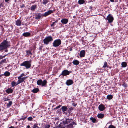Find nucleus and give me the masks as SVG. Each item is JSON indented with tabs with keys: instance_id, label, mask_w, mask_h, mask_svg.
<instances>
[{
	"instance_id": "obj_63",
	"label": "nucleus",
	"mask_w": 128,
	"mask_h": 128,
	"mask_svg": "<svg viewBox=\"0 0 128 128\" xmlns=\"http://www.w3.org/2000/svg\"><path fill=\"white\" fill-rule=\"evenodd\" d=\"M57 112H60V110L59 109L58 110H57Z\"/></svg>"
},
{
	"instance_id": "obj_55",
	"label": "nucleus",
	"mask_w": 128,
	"mask_h": 128,
	"mask_svg": "<svg viewBox=\"0 0 128 128\" xmlns=\"http://www.w3.org/2000/svg\"><path fill=\"white\" fill-rule=\"evenodd\" d=\"M5 50H4V52H7L8 51V49H5Z\"/></svg>"
},
{
	"instance_id": "obj_12",
	"label": "nucleus",
	"mask_w": 128,
	"mask_h": 128,
	"mask_svg": "<svg viewBox=\"0 0 128 128\" xmlns=\"http://www.w3.org/2000/svg\"><path fill=\"white\" fill-rule=\"evenodd\" d=\"M73 83V80L71 79L67 80L66 82V84L68 86L72 84Z\"/></svg>"
},
{
	"instance_id": "obj_2",
	"label": "nucleus",
	"mask_w": 128,
	"mask_h": 128,
	"mask_svg": "<svg viewBox=\"0 0 128 128\" xmlns=\"http://www.w3.org/2000/svg\"><path fill=\"white\" fill-rule=\"evenodd\" d=\"M7 39L4 40L0 44V51L10 46V42L7 41Z\"/></svg>"
},
{
	"instance_id": "obj_22",
	"label": "nucleus",
	"mask_w": 128,
	"mask_h": 128,
	"mask_svg": "<svg viewBox=\"0 0 128 128\" xmlns=\"http://www.w3.org/2000/svg\"><path fill=\"white\" fill-rule=\"evenodd\" d=\"M18 84L24 82H25V81H24L22 78L18 77Z\"/></svg>"
},
{
	"instance_id": "obj_21",
	"label": "nucleus",
	"mask_w": 128,
	"mask_h": 128,
	"mask_svg": "<svg viewBox=\"0 0 128 128\" xmlns=\"http://www.w3.org/2000/svg\"><path fill=\"white\" fill-rule=\"evenodd\" d=\"M61 109L62 110L63 112H64L68 110V108L67 106H62Z\"/></svg>"
},
{
	"instance_id": "obj_61",
	"label": "nucleus",
	"mask_w": 128,
	"mask_h": 128,
	"mask_svg": "<svg viewBox=\"0 0 128 128\" xmlns=\"http://www.w3.org/2000/svg\"><path fill=\"white\" fill-rule=\"evenodd\" d=\"M9 128H14V127L12 126H11L10 127H9Z\"/></svg>"
},
{
	"instance_id": "obj_26",
	"label": "nucleus",
	"mask_w": 128,
	"mask_h": 128,
	"mask_svg": "<svg viewBox=\"0 0 128 128\" xmlns=\"http://www.w3.org/2000/svg\"><path fill=\"white\" fill-rule=\"evenodd\" d=\"M72 63L74 65H77L79 64V62L78 60H73Z\"/></svg>"
},
{
	"instance_id": "obj_28",
	"label": "nucleus",
	"mask_w": 128,
	"mask_h": 128,
	"mask_svg": "<svg viewBox=\"0 0 128 128\" xmlns=\"http://www.w3.org/2000/svg\"><path fill=\"white\" fill-rule=\"evenodd\" d=\"M4 75L5 76H8L10 75V73L7 71L5 72L4 74Z\"/></svg>"
},
{
	"instance_id": "obj_42",
	"label": "nucleus",
	"mask_w": 128,
	"mask_h": 128,
	"mask_svg": "<svg viewBox=\"0 0 128 128\" xmlns=\"http://www.w3.org/2000/svg\"><path fill=\"white\" fill-rule=\"evenodd\" d=\"M108 128H116L114 126L111 124L110 125Z\"/></svg>"
},
{
	"instance_id": "obj_50",
	"label": "nucleus",
	"mask_w": 128,
	"mask_h": 128,
	"mask_svg": "<svg viewBox=\"0 0 128 128\" xmlns=\"http://www.w3.org/2000/svg\"><path fill=\"white\" fill-rule=\"evenodd\" d=\"M27 77H25L23 78H22L23 80L24 81V80L27 78Z\"/></svg>"
},
{
	"instance_id": "obj_1",
	"label": "nucleus",
	"mask_w": 128,
	"mask_h": 128,
	"mask_svg": "<svg viewBox=\"0 0 128 128\" xmlns=\"http://www.w3.org/2000/svg\"><path fill=\"white\" fill-rule=\"evenodd\" d=\"M73 120L72 118H66L64 120L60 123L57 126V128H64L66 124L68 125L70 124L71 123V122H73ZM53 128H57L54 127Z\"/></svg>"
},
{
	"instance_id": "obj_40",
	"label": "nucleus",
	"mask_w": 128,
	"mask_h": 128,
	"mask_svg": "<svg viewBox=\"0 0 128 128\" xmlns=\"http://www.w3.org/2000/svg\"><path fill=\"white\" fill-rule=\"evenodd\" d=\"M68 108L69 109V110H68V112H71V111L72 110H73V108L72 107H70V108Z\"/></svg>"
},
{
	"instance_id": "obj_31",
	"label": "nucleus",
	"mask_w": 128,
	"mask_h": 128,
	"mask_svg": "<svg viewBox=\"0 0 128 128\" xmlns=\"http://www.w3.org/2000/svg\"><path fill=\"white\" fill-rule=\"evenodd\" d=\"M108 63L106 62H104V65L102 67L103 68H108Z\"/></svg>"
},
{
	"instance_id": "obj_14",
	"label": "nucleus",
	"mask_w": 128,
	"mask_h": 128,
	"mask_svg": "<svg viewBox=\"0 0 128 128\" xmlns=\"http://www.w3.org/2000/svg\"><path fill=\"white\" fill-rule=\"evenodd\" d=\"M85 54V52L84 50H81L80 53V56L81 57H84Z\"/></svg>"
},
{
	"instance_id": "obj_8",
	"label": "nucleus",
	"mask_w": 128,
	"mask_h": 128,
	"mask_svg": "<svg viewBox=\"0 0 128 128\" xmlns=\"http://www.w3.org/2000/svg\"><path fill=\"white\" fill-rule=\"evenodd\" d=\"M76 125V123L74 122H71L70 124L68 125H66V128H74L73 125Z\"/></svg>"
},
{
	"instance_id": "obj_29",
	"label": "nucleus",
	"mask_w": 128,
	"mask_h": 128,
	"mask_svg": "<svg viewBox=\"0 0 128 128\" xmlns=\"http://www.w3.org/2000/svg\"><path fill=\"white\" fill-rule=\"evenodd\" d=\"M42 82V80L41 79H40L37 81V84L39 86L41 85Z\"/></svg>"
},
{
	"instance_id": "obj_62",
	"label": "nucleus",
	"mask_w": 128,
	"mask_h": 128,
	"mask_svg": "<svg viewBox=\"0 0 128 128\" xmlns=\"http://www.w3.org/2000/svg\"><path fill=\"white\" fill-rule=\"evenodd\" d=\"M72 48H70V51H72Z\"/></svg>"
},
{
	"instance_id": "obj_39",
	"label": "nucleus",
	"mask_w": 128,
	"mask_h": 128,
	"mask_svg": "<svg viewBox=\"0 0 128 128\" xmlns=\"http://www.w3.org/2000/svg\"><path fill=\"white\" fill-rule=\"evenodd\" d=\"M44 126L45 128H50V126L49 124H46Z\"/></svg>"
},
{
	"instance_id": "obj_57",
	"label": "nucleus",
	"mask_w": 128,
	"mask_h": 128,
	"mask_svg": "<svg viewBox=\"0 0 128 128\" xmlns=\"http://www.w3.org/2000/svg\"><path fill=\"white\" fill-rule=\"evenodd\" d=\"M13 54V52H10L8 53V54H7V55L8 54Z\"/></svg>"
},
{
	"instance_id": "obj_7",
	"label": "nucleus",
	"mask_w": 128,
	"mask_h": 128,
	"mask_svg": "<svg viewBox=\"0 0 128 128\" xmlns=\"http://www.w3.org/2000/svg\"><path fill=\"white\" fill-rule=\"evenodd\" d=\"M106 20L108 21V22L109 23H111L114 20V18L111 14H109L107 16L106 18H105Z\"/></svg>"
},
{
	"instance_id": "obj_27",
	"label": "nucleus",
	"mask_w": 128,
	"mask_h": 128,
	"mask_svg": "<svg viewBox=\"0 0 128 128\" xmlns=\"http://www.w3.org/2000/svg\"><path fill=\"white\" fill-rule=\"evenodd\" d=\"M90 120H91L93 123H95L97 122V121L94 118L91 117L90 118Z\"/></svg>"
},
{
	"instance_id": "obj_44",
	"label": "nucleus",
	"mask_w": 128,
	"mask_h": 128,
	"mask_svg": "<svg viewBox=\"0 0 128 128\" xmlns=\"http://www.w3.org/2000/svg\"><path fill=\"white\" fill-rule=\"evenodd\" d=\"M25 76V74L24 73L22 74L20 76H18V77L22 78V77L23 76Z\"/></svg>"
},
{
	"instance_id": "obj_3",
	"label": "nucleus",
	"mask_w": 128,
	"mask_h": 128,
	"mask_svg": "<svg viewBox=\"0 0 128 128\" xmlns=\"http://www.w3.org/2000/svg\"><path fill=\"white\" fill-rule=\"evenodd\" d=\"M32 61L31 60H27L23 62L20 64V66H24L26 69H28L30 68L31 66Z\"/></svg>"
},
{
	"instance_id": "obj_47",
	"label": "nucleus",
	"mask_w": 128,
	"mask_h": 128,
	"mask_svg": "<svg viewBox=\"0 0 128 128\" xmlns=\"http://www.w3.org/2000/svg\"><path fill=\"white\" fill-rule=\"evenodd\" d=\"M36 5H32L30 8H36Z\"/></svg>"
},
{
	"instance_id": "obj_49",
	"label": "nucleus",
	"mask_w": 128,
	"mask_h": 128,
	"mask_svg": "<svg viewBox=\"0 0 128 128\" xmlns=\"http://www.w3.org/2000/svg\"><path fill=\"white\" fill-rule=\"evenodd\" d=\"M26 118H27L26 116L24 117L23 118H21V120H25Z\"/></svg>"
},
{
	"instance_id": "obj_13",
	"label": "nucleus",
	"mask_w": 128,
	"mask_h": 128,
	"mask_svg": "<svg viewBox=\"0 0 128 128\" xmlns=\"http://www.w3.org/2000/svg\"><path fill=\"white\" fill-rule=\"evenodd\" d=\"M68 19L64 18L62 19L61 20V22L63 24H67L68 22Z\"/></svg>"
},
{
	"instance_id": "obj_46",
	"label": "nucleus",
	"mask_w": 128,
	"mask_h": 128,
	"mask_svg": "<svg viewBox=\"0 0 128 128\" xmlns=\"http://www.w3.org/2000/svg\"><path fill=\"white\" fill-rule=\"evenodd\" d=\"M43 47V46L42 45L41 46H40L39 48V50H41L42 49V47Z\"/></svg>"
},
{
	"instance_id": "obj_58",
	"label": "nucleus",
	"mask_w": 128,
	"mask_h": 128,
	"mask_svg": "<svg viewBox=\"0 0 128 128\" xmlns=\"http://www.w3.org/2000/svg\"><path fill=\"white\" fill-rule=\"evenodd\" d=\"M26 128H30V126L29 125L27 126Z\"/></svg>"
},
{
	"instance_id": "obj_6",
	"label": "nucleus",
	"mask_w": 128,
	"mask_h": 128,
	"mask_svg": "<svg viewBox=\"0 0 128 128\" xmlns=\"http://www.w3.org/2000/svg\"><path fill=\"white\" fill-rule=\"evenodd\" d=\"M71 72V71H69L67 70H64L62 71L61 74L59 76H60L61 75L66 76H67L69 75Z\"/></svg>"
},
{
	"instance_id": "obj_48",
	"label": "nucleus",
	"mask_w": 128,
	"mask_h": 128,
	"mask_svg": "<svg viewBox=\"0 0 128 128\" xmlns=\"http://www.w3.org/2000/svg\"><path fill=\"white\" fill-rule=\"evenodd\" d=\"M72 105L74 106L75 107L77 105V104L76 103H75L74 102H73L72 104Z\"/></svg>"
},
{
	"instance_id": "obj_18",
	"label": "nucleus",
	"mask_w": 128,
	"mask_h": 128,
	"mask_svg": "<svg viewBox=\"0 0 128 128\" xmlns=\"http://www.w3.org/2000/svg\"><path fill=\"white\" fill-rule=\"evenodd\" d=\"M47 82L46 80H44L43 81H42V82L41 86H42L46 87L47 86Z\"/></svg>"
},
{
	"instance_id": "obj_15",
	"label": "nucleus",
	"mask_w": 128,
	"mask_h": 128,
	"mask_svg": "<svg viewBox=\"0 0 128 128\" xmlns=\"http://www.w3.org/2000/svg\"><path fill=\"white\" fill-rule=\"evenodd\" d=\"M6 92L8 94L12 93L13 92L12 89L10 88H8L6 90Z\"/></svg>"
},
{
	"instance_id": "obj_38",
	"label": "nucleus",
	"mask_w": 128,
	"mask_h": 128,
	"mask_svg": "<svg viewBox=\"0 0 128 128\" xmlns=\"http://www.w3.org/2000/svg\"><path fill=\"white\" fill-rule=\"evenodd\" d=\"M33 118L32 116H30L29 117H28L27 118V119L29 121H31L33 120Z\"/></svg>"
},
{
	"instance_id": "obj_59",
	"label": "nucleus",
	"mask_w": 128,
	"mask_h": 128,
	"mask_svg": "<svg viewBox=\"0 0 128 128\" xmlns=\"http://www.w3.org/2000/svg\"><path fill=\"white\" fill-rule=\"evenodd\" d=\"M10 0H5V2H8Z\"/></svg>"
},
{
	"instance_id": "obj_33",
	"label": "nucleus",
	"mask_w": 128,
	"mask_h": 128,
	"mask_svg": "<svg viewBox=\"0 0 128 128\" xmlns=\"http://www.w3.org/2000/svg\"><path fill=\"white\" fill-rule=\"evenodd\" d=\"M85 2L84 0H79L78 1V3L80 4H82Z\"/></svg>"
},
{
	"instance_id": "obj_43",
	"label": "nucleus",
	"mask_w": 128,
	"mask_h": 128,
	"mask_svg": "<svg viewBox=\"0 0 128 128\" xmlns=\"http://www.w3.org/2000/svg\"><path fill=\"white\" fill-rule=\"evenodd\" d=\"M7 55V54L5 55L4 56H2V55H0V60L3 58H4Z\"/></svg>"
},
{
	"instance_id": "obj_5",
	"label": "nucleus",
	"mask_w": 128,
	"mask_h": 128,
	"mask_svg": "<svg viewBox=\"0 0 128 128\" xmlns=\"http://www.w3.org/2000/svg\"><path fill=\"white\" fill-rule=\"evenodd\" d=\"M62 42L60 39H57L55 40L52 43L54 47H58L61 44Z\"/></svg>"
},
{
	"instance_id": "obj_23",
	"label": "nucleus",
	"mask_w": 128,
	"mask_h": 128,
	"mask_svg": "<svg viewBox=\"0 0 128 128\" xmlns=\"http://www.w3.org/2000/svg\"><path fill=\"white\" fill-rule=\"evenodd\" d=\"M121 65L122 68H125L127 66V64L125 62H122Z\"/></svg>"
},
{
	"instance_id": "obj_36",
	"label": "nucleus",
	"mask_w": 128,
	"mask_h": 128,
	"mask_svg": "<svg viewBox=\"0 0 128 128\" xmlns=\"http://www.w3.org/2000/svg\"><path fill=\"white\" fill-rule=\"evenodd\" d=\"M37 124H34L33 126V128H40L38 126Z\"/></svg>"
},
{
	"instance_id": "obj_41",
	"label": "nucleus",
	"mask_w": 128,
	"mask_h": 128,
	"mask_svg": "<svg viewBox=\"0 0 128 128\" xmlns=\"http://www.w3.org/2000/svg\"><path fill=\"white\" fill-rule=\"evenodd\" d=\"M6 59L4 58V59L2 60L1 61V62L2 63H6Z\"/></svg>"
},
{
	"instance_id": "obj_37",
	"label": "nucleus",
	"mask_w": 128,
	"mask_h": 128,
	"mask_svg": "<svg viewBox=\"0 0 128 128\" xmlns=\"http://www.w3.org/2000/svg\"><path fill=\"white\" fill-rule=\"evenodd\" d=\"M123 84H122V86L124 88H126L128 86V84L124 82H123Z\"/></svg>"
},
{
	"instance_id": "obj_53",
	"label": "nucleus",
	"mask_w": 128,
	"mask_h": 128,
	"mask_svg": "<svg viewBox=\"0 0 128 128\" xmlns=\"http://www.w3.org/2000/svg\"><path fill=\"white\" fill-rule=\"evenodd\" d=\"M24 4H22V6H20V7L22 8H24Z\"/></svg>"
},
{
	"instance_id": "obj_20",
	"label": "nucleus",
	"mask_w": 128,
	"mask_h": 128,
	"mask_svg": "<svg viewBox=\"0 0 128 128\" xmlns=\"http://www.w3.org/2000/svg\"><path fill=\"white\" fill-rule=\"evenodd\" d=\"M18 84V81L17 82H16L14 81H13L11 83V84L12 87H14V86H16Z\"/></svg>"
},
{
	"instance_id": "obj_25",
	"label": "nucleus",
	"mask_w": 128,
	"mask_h": 128,
	"mask_svg": "<svg viewBox=\"0 0 128 128\" xmlns=\"http://www.w3.org/2000/svg\"><path fill=\"white\" fill-rule=\"evenodd\" d=\"M39 90L38 88H35L33 89L32 90V92L34 93H36L38 92Z\"/></svg>"
},
{
	"instance_id": "obj_24",
	"label": "nucleus",
	"mask_w": 128,
	"mask_h": 128,
	"mask_svg": "<svg viewBox=\"0 0 128 128\" xmlns=\"http://www.w3.org/2000/svg\"><path fill=\"white\" fill-rule=\"evenodd\" d=\"M26 55L28 56H29L30 55L32 56V54L31 52V50H26Z\"/></svg>"
},
{
	"instance_id": "obj_9",
	"label": "nucleus",
	"mask_w": 128,
	"mask_h": 128,
	"mask_svg": "<svg viewBox=\"0 0 128 128\" xmlns=\"http://www.w3.org/2000/svg\"><path fill=\"white\" fill-rule=\"evenodd\" d=\"M35 18L37 20H40L41 17L43 16V14L40 13L35 14Z\"/></svg>"
},
{
	"instance_id": "obj_54",
	"label": "nucleus",
	"mask_w": 128,
	"mask_h": 128,
	"mask_svg": "<svg viewBox=\"0 0 128 128\" xmlns=\"http://www.w3.org/2000/svg\"><path fill=\"white\" fill-rule=\"evenodd\" d=\"M3 4L2 3L0 4V7L1 8V7H3Z\"/></svg>"
},
{
	"instance_id": "obj_19",
	"label": "nucleus",
	"mask_w": 128,
	"mask_h": 128,
	"mask_svg": "<svg viewBox=\"0 0 128 128\" xmlns=\"http://www.w3.org/2000/svg\"><path fill=\"white\" fill-rule=\"evenodd\" d=\"M104 114L102 113L98 114L97 115V117L99 118L102 119L104 118Z\"/></svg>"
},
{
	"instance_id": "obj_60",
	"label": "nucleus",
	"mask_w": 128,
	"mask_h": 128,
	"mask_svg": "<svg viewBox=\"0 0 128 128\" xmlns=\"http://www.w3.org/2000/svg\"><path fill=\"white\" fill-rule=\"evenodd\" d=\"M40 128H45V127H44V126H41Z\"/></svg>"
},
{
	"instance_id": "obj_17",
	"label": "nucleus",
	"mask_w": 128,
	"mask_h": 128,
	"mask_svg": "<svg viewBox=\"0 0 128 128\" xmlns=\"http://www.w3.org/2000/svg\"><path fill=\"white\" fill-rule=\"evenodd\" d=\"M21 21L20 19L16 21V24L17 26H20L21 25Z\"/></svg>"
},
{
	"instance_id": "obj_35",
	"label": "nucleus",
	"mask_w": 128,
	"mask_h": 128,
	"mask_svg": "<svg viewBox=\"0 0 128 128\" xmlns=\"http://www.w3.org/2000/svg\"><path fill=\"white\" fill-rule=\"evenodd\" d=\"M57 21H56L54 22L52 24H51V26L54 29V25H55V24L56 23H57Z\"/></svg>"
},
{
	"instance_id": "obj_30",
	"label": "nucleus",
	"mask_w": 128,
	"mask_h": 128,
	"mask_svg": "<svg viewBox=\"0 0 128 128\" xmlns=\"http://www.w3.org/2000/svg\"><path fill=\"white\" fill-rule=\"evenodd\" d=\"M12 104V101H10L8 103L6 104L7 108H10Z\"/></svg>"
},
{
	"instance_id": "obj_16",
	"label": "nucleus",
	"mask_w": 128,
	"mask_h": 128,
	"mask_svg": "<svg viewBox=\"0 0 128 128\" xmlns=\"http://www.w3.org/2000/svg\"><path fill=\"white\" fill-rule=\"evenodd\" d=\"M31 34L29 32H26L23 34L22 35L24 36L28 37L30 36Z\"/></svg>"
},
{
	"instance_id": "obj_32",
	"label": "nucleus",
	"mask_w": 128,
	"mask_h": 128,
	"mask_svg": "<svg viewBox=\"0 0 128 128\" xmlns=\"http://www.w3.org/2000/svg\"><path fill=\"white\" fill-rule=\"evenodd\" d=\"M112 96L111 94H109L107 95L106 96L108 100H111L112 99Z\"/></svg>"
},
{
	"instance_id": "obj_34",
	"label": "nucleus",
	"mask_w": 128,
	"mask_h": 128,
	"mask_svg": "<svg viewBox=\"0 0 128 128\" xmlns=\"http://www.w3.org/2000/svg\"><path fill=\"white\" fill-rule=\"evenodd\" d=\"M48 2V0H43V2L42 3L43 4L46 5Z\"/></svg>"
},
{
	"instance_id": "obj_4",
	"label": "nucleus",
	"mask_w": 128,
	"mask_h": 128,
	"mask_svg": "<svg viewBox=\"0 0 128 128\" xmlns=\"http://www.w3.org/2000/svg\"><path fill=\"white\" fill-rule=\"evenodd\" d=\"M53 40V38L51 36H46L43 40L44 44L46 45L48 44L49 42Z\"/></svg>"
},
{
	"instance_id": "obj_11",
	"label": "nucleus",
	"mask_w": 128,
	"mask_h": 128,
	"mask_svg": "<svg viewBox=\"0 0 128 128\" xmlns=\"http://www.w3.org/2000/svg\"><path fill=\"white\" fill-rule=\"evenodd\" d=\"M105 107L104 105L102 104L100 105L98 107V109L100 111L104 110H105Z\"/></svg>"
},
{
	"instance_id": "obj_56",
	"label": "nucleus",
	"mask_w": 128,
	"mask_h": 128,
	"mask_svg": "<svg viewBox=\"0 0 128 128\" xmlns=\"http://www.w3.org/2000/svg\"><path fill=\"white\" fill-rule=\"evenodd\" d=\"M31 10L32 11H34L36 8H30Z\"/></svg>"
},
{
	"instance_id": "obj_52",
	"label": "nucleus",
	"mask_w": 128,
	"mask_h": 128,
	"mask_svg": "<svg viewBox=\"0 0 128 128\" xmlns=\"http://www.w3.org/2000/svg\"><path fill=\"white\" fill-rule=\"evenodd\" d=\"M4 99V101H6L8 100V98H5Z\"/></svg>"
},
{
	"instance_id": "obj_51",
	"label": "nucleus",
	"mask_w": 128,
	"mask_h": 128,
	"mask_svg": "<svg viewBox=\"0 0 128 128\" xmlns=\"http://www.w3.org/2000/svg\"><path fill=\"white\" fill-rule=\"evenodd\" d=\"M115 70L116 72H118L119 71V70H118V68H116L115 69Z\"/></svg>"
},
{
	"instance_id": "obj_10",
	"label": "nucleus",
	"mask_w": 128,
	"mask_h": 128,
	"mask_svg": "<svg viewBox=\"0 0 128 128\" xmlns=\"http://www.w3.org/2000/svg\"><path fill=\"white\" fill-rule=\"evenodd\" d=\"M54 11V10H49L45 12L44 14H43V16L46 17L51 14Z\"/></svg>"
},
{
	"instance_id": "obj_64",
	"label": "nucleus",
	"mask_w": 128,
	"mask_h": 128,
	"mask_svg": "<svg viewBox=\"0 0 128 128\" xmlns=\"http://www.w3.org/2000/svg\"><path fill=\"white\" fill-rule=\"evenodd\" d=\"M75 17H76V16H73V18H75Z\"/></svg>"
},
{
	"instance_id": "obj_45",
	"label": "nucleus",
	"mask_w": 128,
	"mask_h": 128,
	"mask_svg": "<svg viewBox=\"0 0 128 128\" xmlns=\"http://www.w3.org/2000/svg\"><path fill=\"white\" fill-rule=\"evenodd\" d=\"M61 106V105H59L58 106H56V107L55 108H54V110H55V109H58V108H60V107Z\"/></svg>"
}]
</instances>
